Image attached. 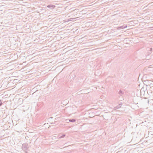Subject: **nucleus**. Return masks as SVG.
<instances>
[{"label": "nucleus", "mask_w": 153, "mask_h": 153, "mask_svg": "<svg viewBox=\"0 0 153 153\" xmlns=\"http://www.w3.org/2000/svg\"><path fill=\"white\" fill-rule=\"evenodd\" d=\"M75 75H73V76H70V78H72V79H74V77H75Z\"/></svg>", "instance_id": "6e6552de"}, {"label": "nucleus", "mask_w": 153, "mask_h": 153, "mask_svg": "<svg viewBox=\"0 0 153 153\" xmlns=\"http://www.w3.org/2000/svg\"><path fill=\"white\" fill-rule=\"evenodd\" d=\"M71 153V152H67V153Z\"/></svg>", "instance_id": "ddd939ff"}, {"label": "nucleus", "mask_w": 153, "mask_h": 153, "mask_svg": "<svg viewBox=\"0 0 153 153\" xmlns=\"http://www.w3.org/2000/svg\"><path fill=\"white\" fill-rule=\"evenodd\" d=\"M74 19V18H70L69 19V20H68V21H72L73 20V19Z\"/></svg>", "instance_id": "9d476101"}, {"label": "nucleus", "mask_w": 153, "mask_h": 153, "mask_svg": "<svg viewBox=\"0 0 153 153\" xmlns=\"http://www.w3.org/2000/svg\"><path fill=\"white\" fill-rule=\"evenodd\" d=\"M142 89H141L140 90V91H141Z\"/></svg>", "instance_id": "2eb2a0df"}, {"label": "nucleus", "mask_w": 153, "mask_h": 153, "mask_svg": "<svg viewBox=\"0 0 153 153\" xmlns=\"http://www.w3.org/2000/svg\"><path fill=\"white\" fill-rule=\"evenodd\" d=\"M47 7L49 8L54 9L56 7V6L53 4H49L47 6Z\"/></svg>", "instance_id": "f03ea898"}, {"label": "nucleus", "mask_w": 153, "mask_h": 153, "mask_svg": "<svg viewBox=\"0 0 153 153\" xmlns=\"http://www.w3.org/2000/svg\"><path fill=\"white\" fill-rule=\"evenodd\" d=\"M25 153H27V152H26H26H25Z\"/></svg>", "instance_id": "4468645a"}, {"label": "nucleus", "mask_w": 153, "mask_h": 153, "mask_svg": "<svg viewBox=\"0 0 153 153\" xmlns=\"http://www.w3.org/2000/svg\"><path fill=\"white\" fill-rule=\"evenodd\" d=\"M28 144L26 143H24L22 145V149L24 151L27 150L28 148Z\"/></svg>", "instance_id": "f257e3e1"}, {"label": "nucleus", "mask_w": 153, "mask_h": 153, "mask_svg": "<svg viewBox=\"0 0 153 153\" xmlns=\"http://www.w3.org/2000/svg\"><path fill=\"white\" fill-rule=\"evenodd\" d=\"M65 136V134H63L61 136H60V135H59V138L61 139L64 138Z\"/></svg>", "instance_id": "0eeeda50"}, {"label": "nucleus", "mask_w": 153, "mask_h": 153, "mask_svg": "<svg viewBox=\"0 0 153 153\" xmlns=\"http://www.w3.org/2000/svg\"><path fill=\"white\" fill-rule=\"evenodd\" d=\"M121 106H120V105H118L117 106L115 107H114V110H116L118 109H119L121 108Z\"/></svg>", "instance_id": "39448f33"}, {"label": "nucleus", "mask_w": 153, "mask_h": 153, "mask_svg": "<svg viewBox=\"0 0 153 153\" xmlns=\"http://www.w3.org/2000/svg\"><path fill=\"white\" fill-rule=\"evenodd\" d=\"M68 120L70 122H72V123H74L76 121V120L74 119H68Z\"/></svg>", "instance_id": "423d86ee"}, {"label": "nucleus", "mask_w": 153, "mask_h": 153, "mask_svg": "<svg viewBox=\"0 0 153 153\" xmlns=\"http://www.w3.org/2000/svg\"><path fill=\"white\" fill-rule=\"evenodd\" d=\"M119 95L121 97H123L124 94V92L121 90H120L118 93Z\"/></svg>", "instance_id": "7ed1b4c3"}, {"label": "nucleus", "mask_w": 153, "mask_h": 153, "mask_svg": "<svg viewBox=\"0 0 153 153\" xmlns=\"http://www.w3.org/2000/svg\"><path fill=\"white\" fill-rule=\"evenodd\" d=\"M127 27V26L126 25H123L120 27V29H123L124 28H126Z\"/></svg>", "instance_id": "20e7f679"}, {"label": "nucleus", "mask_w": 153, "mask_h": 153, "mask_svg": "<svg viewBox=\"0 0 153 153\" xmlns=\"http://www.w3.org/2000/svg\"><path fill=\"white\" fill-rule=\"evenodd\" d=\"M152 48H150V51H152Z\"/></svg>", "instance_id": "f8f14e48"}, {"label": "nucleus", "mask_w": 153, "mask_h": 153, "mask_svg": "<svg viewBox=\"0 0 153 153\" xmlns=\"http://www.w3.org/2000/svg\"><path fill=\"white\" fill-rule=\"evenodd\" d=\"M119 105H120V106H121V105H122V103H120L119 104Z\"/></svg>", "instance_id": "9b49d317"}, {"label": "nucleus", "mask_w": 153, "mask_h": 153, "mask_svg": "<svg viewBox=\"0 0 153 153\" xmlns=\"http://www.w3.org/2000/svg\"><path fill=\"white\" fill-rule=\"evenodd\" d=\"M120 100L122 101V100Z\"/></svg>", "instance_id": "dca6fc26"}, {"label": "nucleus", "mask_w": 153, "mask_h": 153, "mask_svg": "<svg viewBox=\"0 0 153 153\" xmlns=\"http://www.w3.org/2000/svg\"><path fill=\"white\" fill-rule=\"evenodd\" d=\"M2 104V101L1 100H0V106H1Z\"/></svg>", "instance_id": "1a4fd4ad"}]
</instances>
